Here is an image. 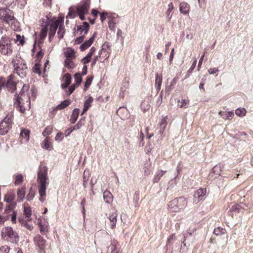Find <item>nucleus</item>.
<instances>
[{
	"instance_id": "26",
	"label": "nucleus",
	"mask_w": 253,
	"mask_h": 253,
	"mask_svg": "<svg viewBox=\"0 0 253 253\" xmlns=\"http://www.w3.org/2000/svg\"><path fill=\"white\" fill-rule=\"evenodd\" d=\"M189 10L190 6L187 3L182 2L180 3L179 10L181 13L187 14L189 13Z\"/></svg>"
},
{
	"instance_id": "25",
	"label": "nucleus",
	"mask_w": 253,
	"mask_h": 253,
	"mask_svg": "<svg viewBox=\"0 0 253 253\" xmlns=\"http://www.w3.org/2000/svg\"><path fill=\"white\" fill-rule=\"evenodd\" d=\"M162 80V75L157 72L155 74V86L158 91L161 89Z\"/></svg>"
},
{
	"instance_id": "44",
	"label": "nucleus",
	"mask_w": 253,
	"mask_h": 253,
	"mask_svg": "<svg viewBox=\"0 0 253 253\" xmlns=\"http://www.w3.org/2000/svg\"><path fill=\"white\" fill-rule=\"evenodd\" d=\"M92 81V77H87L84 83V90L86 91L90 85Z\"/></svg>"
},
{
	"instance_id": "13",
	"label": "nucleus",
	"mask_w": 253,
	"mask_h": 253,
	"mask_svg": "<svg viewBox=\"0 0 253 253\" xmlns=\"http://www.w3.org/2000/svg\"><path fill=\"white\" fill-rule=\"evenodd\" d=\"M28 71L26 64L23 61L19 60L17 63V74L22 78L26 77Z\"/></svg>"
},
{
	"instance_id": "62",
	"label": "nucleus",
	"mask_w": 253,
	"mask_h": 253,
	"mask_svg": "<svg viewBox=\"0 0 253 253\" xmlns=\"http://www.w3.org/2000/svg\"><path fill=\"white\" fill-rule=\"evenodd\" d=\"M75 12L74 10H71V9H70L68 14L66 17L68 18L69 16L70 18H74L75 17Z\"/></svg>"
},
{
	"instance_id": "63",
	"label": "nucleus",
	"mask_w": 253,
	"mask_h": 253,
	"mask_svg": "<svg viewBox=\"0 0 253 253\" xmlns=\"http://www.w3.org/2000/svg\"><path fill=\"white\" fill-rule=\"evenodd\" d=\"M95 51H96V48L94 47V46H92L90 48L89 52L88 53V54L87 55L91 57V56L94 54V53L95 52Z\"/></svg>"
},
{
	"instance_id": "55",
	"label": "nucleus",
	"mask_w": 253,
	"mask_h": 253,
	"mask_svg": "<svg viewBox=\"0 0 253 253\" xmlns=\"http://www.w3.org/2000/svg\"><path fill=\"white\" fill-rule=\"evenodd\" d=\"M197 64V60L196 59H195L194 60L193 62V63L190 68V69L188 70L187 73L188 74H190L192 72L193 70L195 69L196 65Z\"/></svg>"
},
{
	"instance_id": "58",
	"label": "nucleus",
	"mask_w": 253,
	"mask_h": 253,
	"mask_svg": "<svg viewBox=\"0 0 253 253\" xmlns=\"http://www.w3.org/2000/svg\"><path fill=\"white\" fill-rule=\"evenodd\" d=\"M23 181V176L21 174L17 175V185L21 184Z\"/></svg>"
},
{
	"instance_id": "29",
	"label": "nucleus",
	"mask_w": 253,
	"mask_h": 253,
	"mask_svg": "<svg viewBox=\"0 0 253 253\" xmlns=\"http://www.w3.org/2000/svg\"><path fill=\"white\" fill-rule=\"evenodd\" d=\"M93 101V98L92 97H89L87 99H86L84 103V108L83 110V112L81 114L82 116L84 113H85L88 109L91 107V104Z\"/></svg>"
},
{
	"instance_id": "52",
	"label": "nucleus",
	"mask_w": 253,
	"mask_h": 253,
	"mask_svg": "<svg viewBox=\"0 0 253 253\" xmlns=\"http://www.w3.org/2000/svg\"><path fill=\"white\" fill-rule=\"evenodd\" d=\"M84 39V36L82 35L80 37L77 38L75 41V44H80L82 43Z\"/></svg>"
},
{
	"instance_id": "51",
	"label": "nucleus",
	"mask_w": 253,
	"mask_h": 253,
	"mask_svg": "<svg viewBox=\"0 0 253 253\" xmlns=\"http://www.w3.org/2000/svg\"><path fill=\"white\" fill-rule=\"evenodd\" d=\"M9 248L6 246H2L0 248V253H9Z\"/></svg>"
},
{
	"instance_id": "48",
	"label": "nucleus",
	"mask_w": 253,
	"mask_h": 253,
	"mask_svg": "<svg viewBox=\"0 0 253 253\" xmlns=\"http://www.w3.org/2000/svg\"><path fill=\"white\" fill-rule=\"evenodd\" d=\"M19 42L18 44L23 45L25 42L24 37L21 36L20 35L17 34V42Z\"/></svg>"
},
{
	"instance_id": "43",
	"label": "nucleus",
	"mask_w": 253,
	"mask_h": 253,
	"mask_svg": "<svg viewBox=\"0 0 253 253\" xmlns=\"http://www.w3.org/2000/svg\"><path fill=\"white\" fill-rule=\"evenodd\" d=\"M53 127L51 126H48L45 127L42 132L44 136H47L49 135L52 131Z\"/></svg>"
},
{
	"instance_id": "5",
	"label": "nucleus",
	"mask_w": 253,
	"mask_h": 253,
	"mask_svg": "<svg viewBox=\"0 0 253 253\" xmlns=\"http://www.w3.org/2000/svg\"><path fill=\"white\" fill-rule=\"evenodd\" d=\"M90 5V0H83L76 6V12L82 20L85 19L84 15L88 13Z\"/></svg>"
},
{
	"instance_id": "37",
	"label": "nucleus",
	"mask_w": 253,
	"mask_h": 253,
	"mask_svg": "<svg viewBox=\"0 0 253 253\" xmlns=\"http://www.w3.org/2000/svg\"><path fill=\"white\" fill-rule=\"evenodd\" d=\"M82 75L80 73H77L74 75L75 82L76 84L79 86L82 82Z\"/></svg>"
},
{
	"instance_id": "15",
	"label": "nucleus",
	"mask_w": 253,
	"mask_h": 253,
	"mask_svg": "<svg viewBox=\"0 0 253 253\" xmlns=\"http://www.w3.org/2000/svg\"><path fill=\"white\" fill-rule=\"evenodd\" d=\"M48 27V25L47 24L42 26V28L41 29L39 34L38 45H40V44H42L43 43L44 40L47 36Z\"/></svg>"
},
{
	"instance_id": "11",
	"label": "nucleus",
	"mask_w": 253,
	"mask_h": 253,
	"mask_svg": "<svg viewBox=\"0 0 253 253\" xmlns=\"http://www.w3.org/2000/svg\"><path fill=\"white\" fill-rule=\"evenodd\" d=\"M1 234L3 238L7 237L6 239L11 242L14 243L16 241V235L12 228L10 227H6L3 229Z\"/></svg>"
},
{
	"instance_id": "32",
	"label": "nucleus",
	"mask_w": 253,
	"mask_h": 253,
	"mask_svg": "<svg viewBox=\"0 0 253 253\" xmlns=\"http://www.w3.org/2000/svg\"><path fill=\"white\" fill-rule=\"evenodd\" d=\"M41 45L42 44H40V45H38L39 51L36 54V62H40L44 55V53L42 51V49Z\"/></svg>"
},
{
	"instance_id": "38",
	"label": "nucleus",
	"mask_w": 253,
	"mask_h": 253,
	"mask_svg": "<svg viewBox=\"0 0 253 253\" xmlns=\"http://www.w3.org/2000/svg\"><path fill=\"white\" fill-rule=\"evenodd\" d=\"M226 232V230L224 228L220 227L215 228L213 232V234L217 236L225 234Z\"/></svg>"
},
{
	"instance_id": "40",
	"label": "nucleus",
	"mask_w": 253,
	"mask_h": 253,
	"mask_svg": "<svg viewBox=\"0 0 253 253\" xmlns=\"http://www.w3.org/2000/svg\"><path fill=\"white\" fill-rule=\"evenodd\" d=\"M246 110L244 108H239L236 109L235 114L237 116L239 117H243L246 115Z\"/></svg>"
},
{
	"instance_id": "12",
	"label": "nucleus",
	"mask_w": 253,
	"mask_h": 253,
	"mask_svg": "<svg viewBox=\"0 0 253 253\" xmlns=\"http://www.w3.org/2000/svg\"><path fill=\"white\" fill-rule=\"evenodd\" d=\"M110 46L109 43L106 42L102 46L101 49L99 53V58H104V60L108 59L110 56Z\"/></svg>"
},
{
	"instance_id": "61",
	"label": "nucleus",
	"mask_w": 253,
	"mask_h": 253,
	"mask_svg": "<svg viewBox=\"0 0 253 253\" xmlns=\"http://www.w3.org/2000/svg\"><path fill=\"white\" fill-rule=\"evenodd\" d=\"M217 72H218V69L216 68H210L208 70V72L210 74H213Z\"/></svg>"
},
{
	"instance_id": "4",
	"label": "nucleus",
	"mask_w": 253,
	"mask_h": 253,
	"mask_svg": "<svg viewBox=\"0 0 253 253\" xmlns=\"http://www.w3.org/2000/svg\"><path fill=\"white\" fill-rule=\"evenodd\" d=\"M47 20L48 22L46 24L48 25V26H49L48 38L49 41L50 42L54 37L59 25H60L61 23H64V19L63 17L59 16L54 21H53V19L49 20V18H48Z\"/></svg>"
},
{
	"instance_id": "21",
	"label": "nucleus",
	"mask_w": 253,
	"mask_h": 253,
	"mask_svg": "<svg viewBox=\"0 0 253 253\" xmlns=\"http://www.w3.org/2000/svg\"><path fill=\"white\" fill-rule=\"evenodd\" d=\"M64 55L66 59H73L76 58V52L73 48L68 47L64 51Z\"/></svg>"
},
{
	"instance_id": "17",
	"label": "nucleus",
	"mask_w": 253,
	"mask_h": 253,
	"mask_svg": "<svg viewBox=\"0 0 253 253\" xmlns=\"http://www.w3.org/2000/svg\"><path fill=\"white\" fill-rule=\"evenodd\" d=\"M37 225L40 228V231L42 234L45 235L48 232V226L46 223H42L41 218L38 219Z\"/></svg>"
},
{
	"instance_id": "34",
	"label": "nucleus",
	"mask_w": 253,
	"mask_h": 253,
	"mask_svg": "<svg viewBox=\"0 0 253 253\" xmlns=\"http://www.w3.org/2000/svg\"><path fill=\"white\" fill-rule=\"evenodd\" d=\"M73 59H66L65 61V66L68 69H73L75 67Z\"/></svg>"
},
{
	"instance_id": "20",
	"label": "nucleus",
	"mask_w": 253,
	"mask_h": 253,
	"mask_svg": "<svg viewBox=\"0 0 253 253\" xmlns=\"http://www.w3.org/2000/svg\"><path fill=\"white\" fill-rule=\"evenodd\" d=\"M25 190L26 186L24 185L17 191V201L19 202L23 201L26 194Z\"/></svg>"
},
{
	"instance_id": "59",
	"label": "nucleus",
	"mask_w": 253,
	"mask_h": 253,
	"mask_svg": "<svg viewBox=\"0 0 253 253\" xmlns=\"http://www.w3.org/2000/svg\"><path fill=\"white\" fill-rule=\"evenodd\" d=\"M63 138V133L61 132H58L55 136V140L61 141Z\"/></svg>"
},
{
	"instance_id": "23",
	"label": "nucleus",
	"mask_w": 253,
	"mask_h": 253,
	"mask_svg": "<svg viewBox=\"0 0 253 253\" xmlns=\"http://www.w3.org/2000/svg\"><path fill=\"white\" fill-rule=\"evenodd\" d=\"M89 27V25L87 22H84L82 25L78 26L77 30L80 32V35H82L84 32V34H86L88 32Z\"/></svg>"
},
{
	"instance_id": "3",
	"label": "nucleus",
	"mask_w": 253,
	"mask_h": 253,
	"mask_svg": "<svg viewBox=\"0 0 253 253\" xmlns=\"http://www.w3.org/2000/svg\"><path fill=\"white\" fill-rule=\"evenodd\" d=\"M188 205V201L183 197L175 198L170 201L168 204L169 209L170 212H179L184 210Z\"/></svg>"
},
{
	"instance_id": "24",
	"label": "nucleus",
	"mask_w": 253,
	"mask_h": 253,
	"mask_svg": "<svg viewBox=\"0 0 253 253\" xmlns=\"http://www.w3.org/2000/svg\"><path fill=\"white\" fill-rule=\"evenodd\" d=\"M117 216L118 214L116 212H112L111 214H110L108 218L109 219L111 222V228L112 229H114L116 228V224L117 221Z\"/></svg>"
},
{
	"instance_id": "7",
	"label": "nucleus",
	"mask_w": 253,
	"mask_h": 253,
	"mask_svg": "<svg viewBox=\"0 0 253 253\" xmlns=\"http://www.w3.org/2000/svg\"><path fill=\"white\" fill-rule=\"evenodd\" d=\"M14 18L13 12L9 9H0V20L2 23L9 24Z\"/></svg>"
},
{
	"instance_id": "54",
	"label": "nucleus",
	"mask_w": 253,
	"mask_h": 253,
	"mask_svg": "<svg viewBox=\"0 0 253 253\" xmlns=\"http://www.w3.org/2000/svg\"><path fill=\"white\" fill-rule=\"evenodd\" d=\"M27 3V0H17V3L21 8L23 7Z\"/></svg>"
},
{
	"instance_id": "35",
	"label": "nucleus",
	"mask_w": 253,
	"mask_h": 253,
	"mask_svg": "<svg viewBox=\"0 0 253 253\" xmlns=\"http://www.w3.org/2000/svg\"><path fill=\"white\" fill-rule=\"evenodd\" d=\"M173 9H174V6H173V3L172 2H170L168 4V9L167 10V12H166L167 19L169 21H170L171 18V15L169 16V14L170 13L172 12Z\"/></svg>"
},
{
	"instance_id": "30",
	"label": "nucleus",
	"mask_w": 253,
	"mask_h": 253,
	"mask_svg": "<svg viewBox=\"0 0 253 253\" xmlns=\"http://www.w3.org/2000/svg\"><path fill=\"white\" fill-rule=\"evenodd\" d=\"M71 104V101L70 99H66L61 102L58 105H57L56 107V109L57 110H63L69 106Z\"/></svg>"
},
{
	"instance_id": "45",
	"label": "nucleus",
	"mask_w": 253,
	"mask_h": 253,
	"mask_svg": "<svg viewBox=\"0 0 253 253\" xmlns=\"http://www.w3.org/2000/svg\"><path fill=\"white\" fill-rule=\"evenodd\" d=\"M189 103V100L188 99H181V100L178 101V106L180 108H184L185 106Z\"/></svg>"
},
{
	"instance_id": "36",
	"label": "nucleus",
	"mask_w": 253,
	"mask_h": 253,
	"mask_svg": "<svg viewBox=\"0 0 253 253\" xmlns=\"http://www.w3.org/2000/svg\"><path fill=\"white\" fill-rule=\"evenodd\" d=\"M85 117H82L80 120L78 122L77 124L74 126L76 129H79L81 127L84 126L85 122Z\"/></svg>"
},
{
	"instance_id": "47",
	"label": "nucleus",
	"mask_w": 253,
	"mask_h": 253,
	"mask_svg": "<svg viewBox=\"0 0 253 253\" xmlns=\"http://www.w3.org/2000/svg\"><path fill=\"white\" fill-rule=\"evenodd\" d=\"M50 146V143L48 141V138L46 137L42 143V147L45 149H48Z\"/></svg>"
},
{
	"instance_id": "16",
	"label": "nucleus",
	"mask_w": 253,
	"mask_h": 253,
	"mask_svg": "<svg viewBox=\"0 0 253 253\" xmlns=\"http://www.w3.org/2000/svg\"><path fill=\"white\" fill-rule=\"evenodd\" d=\"M207 193V189L205 188H199L194 194V197L198 199V201L199 202L203 199Z\"/></svg>"
},
{
	"instance_id": "1",
	"label": "nucleus",
	"mask_w": 253,
	"mask_h": 253,
	"mask_svg": "<svg viewBox=\"0 0 253 253\" xmlns=\"http://www.w3.org/2000/svg\"><path fill=\"white\" fill-rule=\"evenodd\" d=\"M47 168L42 164L39 168L37 181L38 182V192L40 195L39 200L43 202L46 198V189L48 184L47 182Z\"/></svg>"
},
{
	"instance_id": "53",
	"label": "nucleus",
	"mask_w": 253,
	"mask_h": 253,
	"mask_svg": "<svg viewBox=\"0 0 253 253\" xmlns=\"http://www.w3.org/2000/svg\"><path fill=\"white\" fill-rule=\"evenodd\" d=\"M240 206L238 205H234L232 206L230 210L232 212H239Z\"/></svg>"
},
{
	"instance_id": "57",
	"label": "nucleus",
	"mask_w": 253,
	"mask_h": 253,
	"mask_svg": "<svg viewBox=\"0 0 253 253\" xmlns=\"http://www.w3.org/2000/svg\"><path fill=\"white\" fill-rule=\"evenodd\" d=\"M91 57L86 55L82 60L84 64H86L88 63L91 60Z\"/></svg>"
},
{
	"instance_id": "56",
	"label": "nucleus",
	"mask_w": 253,
	"mask_h": 253,
	"mask_svg": "<svg viewBox=\"0 0 253 253\" xmlns=\"http://www.w3.org/2000/svg\"><path fill=\"white\" fill-rule=\"evenodd\" d=\"M78 86H79L76 84H73L71 85L69 88V95H70V94H71L75 90V89Z\"/></svg>"
},
{
	"instance_id": "46",
	"label": "nucleus",
	"mask_w": 253,
	"mask_h": 253,
	"mask_svg": "<svg viewBox=\"0 0 253 253\" xmlns=\"http://www.w3.org/2000/svg\"><path fill=\"white\" fill-rule=\"evenodd\" d=\"M14 199V196L10 194H7L5 195L4 197V201H5L7 203H10L12 202V201Z\"/></svg>"
},
{
	"instance_id": "41",
	"label": "nucleus",
	"mask_w": 253,
	"mask_h": 253,
	"mask_svg": "<svg viewBox=\"0 0 253 253\" xmlns=\"http://www.w3.org/2000/svg\"><path fill=\"white\" fill-rule=\"evenodd\" d=\"M33 71L34 73L38 74L39 75L41 74V64H40V62H36V63L33 67Z\"/></svg>"
},
{
	"instance_id": "39",
	"label": "nucleus",
	"mask_w": 253,
	"mask_h": 253,
	"mask_svg": "<svg viewBox=\"0 0 253 253\" xmlns=\"http://www.w3.org/2000/svg\"><path fill=\"white\" fill-rule=\"evenodd\" d=\"M35 192L33 189L32 187H31L29 190V193L27 194L26 198L27 200L30 201L33 199L34 197H35Z\"/></svg>"
},
{
	"instance_id": "19",
	"label": "nucleus",
	"mask_w": 253,
	"mask_h": 253,
	"mask_svg": "<svg viewBox=\"0 0 253 253\" xmlns=\"http://www.w3.org/2000/svg\"><path fill=\"white\" fill-rule=\"evenodd\" d=\"M95 40V35L94 34L91 37L90 39L82 43L80 46V49L81 51H84L86 49H87L89 47H90L91 44L93 43Z\"/></svg>"
},
{
	"instance_id": "28",
	"label": "nucleus",
	"mask_w": 253,
	"mask_h": 253,
	"mask_svg": "<svg viewBox=\"0 0 253 253\" xmlns=\"http://www.w3.org/2000/svg\"><path fill=\"white\" fill-rule=\"evenodd\" d=\"M103 198L106 203L110 204L113 201V196L109 191L106 190L103 193Z\"/></svg>"
},
{
	"instance_id": "50",
	"label": "nucleus",
	"mask_w": 253,
	"mask_h": 253,
	"mask_svg": "<svg viewBox=\"0 0 253 253\" xmlns=\"http://www.w3.org/2000/svg\"><path fill=\"white\" fill-rule=\"evenodd\" d=\"M77 130L74 126H71L70 127L68 128L65 131V135L66 136H68L70 135L71 132H72L74 130Z\"/></svg>"
},
{
	"instance_id": "33",
	"label": "nucleus",
	"mask_w": 253,
	"mask_h": 253,
	"mask_svg": "<svg viewBox=\"0 0 253 253\" xmlns=\"http://www.w3.org/2000/svg\"><path fill=\"white\" fill-rule=\"evenodd\" d=\"M64 32V23H61L60 25H59L57 32V35L60 40L63 38Z\"/></svg>"
},
{
	"instance_id": "8",
	"label": "nucleus",
	"mask_w": 253,
	"mask_h": 253,
	"mask_svg": "<svg viewBox=\"0 0 253 253\" xmlns=\"http://www.w3.org/2000/svg\"><path fill=\"white\" fill-rule=\"evenodd\" d=\"M35 245L38 247L39 253H45V248L46 241L41 235H37L34 238Z\"/></svg>"
},
{
	"instance_id": "9",
	"label": "nucleus",
	"mask_w": 253,
	"mask_h": 253,
	"mask_svg": "<svg viewBox=\"0 0 253 253\" xmlns=\"http://www.w3.org/2000/svg\"><path fill=\"white\" fill-rule=\"evenodd\" d=\"M11 120L9 117H6L0 123V134L4 135L11 127Z\"/></svg>"
},
{
	"instance_id": "6",
	"label": "nucleus",
	"mask_w": 253,
	"mask_h": 253,
	"mask_svg": "<svg viewBox=\"0 0 253 253\" xmlns=\"http://www.w3.org/2000/svg\"><path fill=\"white\" fill-rule=\"evenodd\" d=\"M0 51L3 55H10L12 54L11 45L6 37H2L0 41Z\"/></svg>"
},
{
	"instance_id": "2",
	"label": "nucleus",
	"mask_w": 253,
	"mask_h": 253,
	"mask_svg": "<svg viewBox=\"0 0 253 253\" xmlns=\"http://www.w3.org/2000/svg\"><path fill=\"white\" fill-rule=\"evenodd\" d=\"M28 88V85L24 84L19 95L17 96V109L19 108V111L22 114H25L26 110L30 108V100Z\"/></svg>"
},
{
	"instance_id": "64",
	"label": "nucleus",
	"mask_w": 253,
	"mask_h": 253,
	"mask_svg": "<svg viewBox=\"0 0 253 253\" xmlns=\"http://www.w3.org/2000/svg\"><path fill=\"white\" fill-rule=\"evenodd\" d=\"M98 13H99V11L95 9H93L91 11V14L93 15V16L95 18V19L96 18Z\"/></svg>"
},
{
	"instance_id": "10",
	"label": "nucleus",
	"mask_w": 253,
	"mask_h": 253,
	"mask_svg": "<svg viewBox=\"0 0 253 253\" xmlns=\"http://www.w3.org/2000/svg\"><path fill=\"white\" fill-rule=\"evenodd\" d=\"M7 90L11 93L14 92L16 90V82L14 74H11L7 77L6 82L5 83V86Z\"/></svg>"
},
{
	"instance_id": "22",
	"label": "nucleus",
	"mask_w": 253,
	"mask_h": 253,
	"mask_svg": "<svg viewBox=\"0 0 253 253\" xmlns=\"http://www.w3.org/2000/svg\"><path fill=\"white\" fill-rule=\"evenodd\" d=\"M63 80L64 83L62 84L61 87L64 89L66 88L71 83L72 78L71 75L69 73L65 74L63 76Z\"/></svg>"
},
{
	"instance_id": "42",
	"label": "nucleus",
	"mask_w": 253,
	"mask_h": 253,
	"mask_svg": "<svg viewBox=\"0 0 253 253\" xmlns=\"http://www.w3.org/2000/svg\"><path fill=\"white\" fill-rule=\"evenodd\" d=\"M168 116H165L164 117H163L161 121V122L160 123V125L161 126V127H162V131H163L167 125V120H168Z\"/></svg>"
},
{
	"instance_id": "18",
	"label": "nucleus",
	"mask_w": 253,
	"mask_h": 253,
	"mask_svg": "<svg viewBox=\"0 0 253 253\" xmlns=\"http://www.w3.org/2000/svg\"><path fill=\"white\" fill-rule=\"evenodd\" d=\"M15 208V205L13 204H9L7 205L6 208L5 210V212L6 213L8 214L10 212L12 211L13 213L11 217V220L13 223H16V212L14 211V209Z\"/></svg>"
},
{
	"instance_id": "14",
	"label": "nucleus",
	"mask_w": 253,
	"mask_h": 253,
	"mask_svg": "<svg viewBox=\"0 0 253 253\" xmlns=\"http://www.w3.org/2000/svg\"><path fill=\"white\" fill-rule=\"evenodd\" d=\"M30 133V130L26 128L21 129L19 136L20 143H27L29 141Z\"/></svg>"
},
{
	"instance_id": "27",
	"label": "nucleus",
	"mask_w": 253,
	"mask_h": 253,
	"mask_svg": "<svg viewBox=\"0 0 253 253\" xmlns=\"http://www.w3.org/2000/svg\"><path fill=\"white\" fill-rule=\"evenodd\" d=\"M80 114V110L79 109L76 108L74 109L73 111L72 115L71 116L70 122L72 124H74L77 121L78 118L79 117Z\"/></svg>"
},
{
	"instance_id": "60",
	"label": "nucleus",
	"mask_w": 253,
	"mask_h": 253,
	"mask_svg": "<svg viewBox=\"0 0 253 253\" xmlns=\"http://www.w3.org/2000/svg\"><path fill=\"white\" fill-rule=\"evenodd\" d=\"M5 79L3 77H0V89L5 86Z\"/></svg>"
},
{
	"instance_id": "31",
	"label": "nucleus",
	"mask_w": 253,
	"mask_h": 253,
	"mask_svg": "<svg viewBox=\"0 0 253 253\" xmlns=\"http://www.w3.org/2000/svg\"><path fill=\"white\" fill-rule=\"evenodd\" d=\"M219 115L225 120H231L234 116V114L232 112L220 111Z\"/></svg>"
},
{
	"instance_id": "49",
	"label": "nucleus",
	"mask_w": 253,
	"mask_h": 253,
	"mask_svg": "<svg viewBox=\"0 0 253 253\" xmlns=\"http://www.w3.org/2000/svg\"><path fill=\"white\" fill-rule=\"evenodd\" d=\"M24 214L26 215V216L27 217H30L31 215V209L30 207H24Z\"/></svg>"
}]
</instances>
